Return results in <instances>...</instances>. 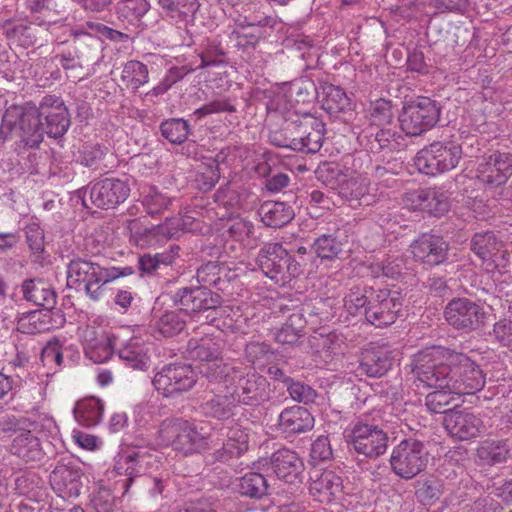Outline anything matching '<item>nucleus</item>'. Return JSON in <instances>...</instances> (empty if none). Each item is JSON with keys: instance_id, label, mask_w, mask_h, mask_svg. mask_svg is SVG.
<instances>
[{"instance_id": "obj_18", "label": "nucleus", "mask_w": 512, "mask_h": 512, "mask_svg": "<svg viewBox=\"0 0 512 512\" xmlns=\"http://www.w3.org/2000/svg\"><path fill=\"white\" fill-rule=\"evenodd\" d=\"M410 249L416 262L435 267L447 262L450 245L441 235L423 233L411 243Z\"/></svg>"}, {"instance_id": "obj_12", "label": "nucleus", "mask_w": 512, "mask_h": 512, "mask_svg": "<svg viewBox=\"0 0 512 512\" xmlns=\"http://www.w3.org/2000/svg\"><path fill=\"white\" fill-rule=\"evenodd\" d=\"M349 451H354L366 458H376L387 449V434L377 425L358 419L344 434Z\"/></svg>"}, {"instance_id": "obj_61", "label": "nucleus", "mask_w": 512, "mask_h": 512, "mask_svg": "<svg viewBox=\"0 0 512 512\" xmlns=\"http://www.w3.org/2000/svg\"><path fill=\"white\" fill-rule=\"evenodd\" d=\"M290 397L297 402L309 404L314 402L317 392L309 385L294 379L286 387Z\"/></svg>"}, {"instance_id": "obj_1", "label": "nucleus", "mask_w": 512, "mask_h": 512, "mask_svg": "<svg viewBox=\"0 0 512 512\" xmlns=\"http://www.w3.org/2000/svg\"><path fill=\"white\" fill-rule=\"evenodd\" d=\"M417 387L448 389L471 395L483 389L486 379L480 366L467 355L441 346L419 352L413 359Z\"/></svg>"}, {"instance_id": "obj_3", "label": "nucleus", "mask_w": 512, "mask_h": 512, "mask_svg": "<svg viewBox=\"0 0 512 512\" xmlns=\"http://www.w3.org/2000/svg\"><path fill=\"white\" fill-rule=\"evenodd\" d=\"M403 301L399 290L353 286L344 297V308L351 315H364L370 324L383 327L397 320Z\"/></svg>"}, {"instance_id": "obj_54", "label": "nucleus", "mask_w": 512, "mask_h": 512, "mask_svg": "<svg viewBox=\"0 0 512 512\" xmlns=\"http://www.w3.org/2000/svg\"><path fill=\"white\" fill-rule=\"evenodd\" d=\"M172 202V198L161 193L154 187H150L148 192L143 196L142 204L148 214L154 216L168 209Z\"/></svg>"}, {"instance_id": "obj_13", "label": "nucleus", "mask_w": 512, "mask_h": 512, "mask_svg": "<svg viewBox=\"0 0 512 512\" xmlns=\"http://www.w3.org/2000/svg\"><path fill=\"white\" fill-rule=\"evenodd\" d=\"M198 373L189 364H168L155 374L152 383L164 397L177 398L195 386Z\"/></svg>"}, {"instance_id": "obj_48", "label": "nucleus", "mask_w": 512, "mask_h": 512, "mask_svg": "<svg viewBox=\"0 0 512 512\" xmlns=\"http://www.w3.org/2000/svg\"><path fill=\"white\" fill-rule=\"evenodd\" d=\"M509 452L507 440H485L478 448L479 457L491 465L505 462Z\"/></svg>"}, {"instance_id": "obj_17", "label": "nucleus", "mask_w": 512, "mask_h": 512, "mask_svg": "<svg viewBox=\"0 0 512 512\" xmlns=\"http://www.w3.org/2000/svg\"><path fill=\"white\" fill-rule=\"evenodd\" d=\"M214 443H211L212 454L216 461L227 462L232 458L240 457L248 450L249 435L239 426H222L213 434Z\"/></svg>"}, {"instance_id": "obj_64", "label": "nucleus", "mask_w": 512, "mask_h": 512, "mask_svg": "<svg viewBox=\"0 0 512 512\" xmlns=\"http://www.w3.org/2000/svg\"><path fill=\"white\" fill-rule=\"evenodd\" d=\"M491 334L500 345L512 349V320L503 319L496 322Z\"/></svg>"}, {"instance_id": "obj_43", "label": "nucleus", "mask_w": 512, "mask_h": 512, "mask_svg": "<svg viewBox=\"0 0 512 512\" xmlns=\"http://www.w3.org/2000/svg\"><path fill=\"white\" fill-rule=\"evenodd\" d=\"M237 487L242 496L259 499L267 494L269 485L263 474L248 472L238 479Z\"/></svg>"}, {"instance_id": "obj_60", "label": "nucleus", "mask_w": 512, "mask_h": 512, "mask_svg": "<svg viewBox=\"0 0 512 512\" xmlns=\"http://www.w3.org/2000/svg\"><path fill=\"white\" fill-rule=\"evenodd\" d=\"M94 512H118L116 498L109 489L100 488L91 499Z\"/></svg>"}, {"instance_id": "obj_15", "label": "nucleus", "mask_w": 512, "mask_h": 512, "mask_svg": "<svg viewBox=\"0 0 512 512\" xmlns=\"http://www.w3.org/2000/svg\"><path fill=\"white\" fill-rule=\"evenodd\" d=\"M224 343L221 337L204 332L202 336H194L188 340L185 353L188 358L200 361L198 372L206 379V368L213 369L216 366L231 365L222 357Z\"/></svg>"}, {"instance_id": "obj_31", "label": "nucleus", "mask_w": 512, "mask_h": 512, "mask_svg": "<svg viewBox=\"0 0 512 512\" xmlns=\"http://www.w3.org/2000/svg\"><path fill=\"white\" fill-rule=\"evenodd\" d=\"M415 206L433 216H442L450 208L447 194L436 188L421 189L413 193Z\"/></svg>"}, {"instance_id": "obj_7", "label": "nucleus", "mask_w": 512, "mask_h": 512, "mask_svg": "<svg viewBox=\"0 0 512 512\" xmlns=\"http://www.w3.org/2000/svg\"><path fill=\"white\" fill-rule=\"evenodd\" d=\"M261 271L280 286H285L303 272V261L292 256L280 243H266L257 255Z\"/></svg>"}, {"instance_id": "obj_32", "label": "nucleus", "mask_w": 512, "mask_h": 512, "mask_svg": "<svg viewBox=\"0 0 512 512\" xmlns=\"http://www.w3.org/2000/svg\"><path fill=\"white\" fill-rule=\"evenodd\" d=\"M238 404L230 391L227 394H214L200 405L201 413L218 421H226L236 415Z\"/></svg>"}, {"instance_id": "obj_26", "label": "nucleus", "mask_w": 512, "mask_h": 512, "mask_svg": "<svg viewBox=\"0 0 512 512\" xmlns=\"http://www.w3.org/2000/svg\"><path fill=\"white\" fill-rule=\"evenodd\" d=\"M237 278L235 270L224 262L209 261L201 265L196 272V279L201 287L212 286L219 291H227Z\"/></svg>"}, {"instance_id": "obj_59", "label": "nucleus", "mask_w": 512, "mask_h": 512, "mask_svg": "<svg viewBox=\"0 0 512 512\" xmlns=\"http://www.w3.org/2000/svg\"><path fill=\"white\" fill-rule=\"evenodd\" d=\"M223 112H236V107L231 103L230 98H219L208 102L200 108L196 109L193 115H195L198 119H201L211 114Z\"/></svg>"}, {"instance_id": "obj_16", "label": "nucleus", "mask_w": 512, "mask_h": 512, "mask_svg": "<svg viewBox=\"0 0 512 512\" xmlns=\"http://www.w3.org/2000/svg\"><path fill=\"white\" fill-rule=\"evenodd\" d=\"M87 191L95 207L114 209L127 200L131 189L126 180L105 177L91 182Z\"/></svg>"}, {"instance_id": "obj_39", "label": "nucleus", "mask_w": 512, "mask_h": 512, "mask_svg": "<svg viewBox=\"0 0 512 512\" xmlns=\"http://www.w3.org/2000/svg\"><path fill=\"white\" fill-rule=\"evenodd\" d=\"M103 411L102 401L91 397L78 401L73 409V414L80 425L94 427L101 422Z\"/></svg>"}, {"instance_id": "obj_9", "label": "nucleus", "mask_w": 512, "mask_h": 512, "mask_svg": "<svg viewBox=\"0 0 512 512\" xmlns=\"http://www.w3.org/2000/svg\"><path fill=\"white\" fill-rule=\"evenodd\" d=\"M461 158V145L454 141H434L417 152L414 165L420 173L436 176L454 169Z\"/></svg>"}, {"instance_id": "obj_24", "label": "nucleus", "mask_w": 512, "mask_h": 512, "mask_svg": "<svg viewBox=\"0 0 512 512\" xmlns=\"http://www.w3.org/2000/svg\"><path fill=\"white\" fill-rule=\"evenodd\" d=\"M270 467L276 477L285 483H302L304 463L295 451L288 448L278 449L270 457Z\"/></svg>"}, {"instance_id": "obj_38", "label": "nucleus", "mask_w": 512, "mask_h": 512, "mask_svg": "<svg viewBox=\"0 0 512 512\" xmlns=\"http://www.w3.org/2000/svg\"><path fill=\"white\" fill-rule=\"evenodd\" d=\"M308 323L302 310L289 315L286 322L276 332L275 339L280 344L294 345L304 336V329Z\"/></svg>"}, {"instance_id": "obj_6", "label": "nucleus", "mask_w": 512, "mask_h": 512, "mask_svg": "<svg viewBox=\"0 0 512 512\" xmlns=\"http://www.w3.org/2000/svg\"><path fill=\"white\" fill-rule=\"evenodd\" d=\"M214 429L208 422L168 418L162 421L158 434L163 443L188 456L211 449V443L215 441L211 433Z\"/></svg>"}, {"instance_id": "obj_40", "label": "nucleus", "mask_w": 512, "mask_h": 512, "mask_svg": "<svg viewBox=\"0 0 512 512\" xmlns=\"http://www.w3.org/2000/svg\"><path fill=\"white\" fill-rule=\"evenodd\" d=\"M94 335L95 330L93 328L84 331L85 356L94 363H104L113 355L111 342L106 337L102 336L100 339H97Z\"/></svg>"}, {"instance_id": "obj_4", "label": "nucleus", "mask_w": 512, "mask_h": 512, "mask_svg": "<svg viewBox=\"0 0 512 512\" xmlns=\"http://www.w3.org/2000/svg\"><path fill=\"white\" fill-rule=\"evenodd\" d=\"M205 373L208 382L223 384L238 405L258 406L269 399L268 380L252 369L231 364L206 368Z\"/></svg>"}, {"instance_id": "obj_5", "label": "nucleus", "mask_w": 512, "mask_h": 512, "mask_svg": "<svg viewBox=\"0 0 512 512\" xmlns=\"http://www.w3.org/2000/svg\"><path fill=\"white\" fill-rule=\"evenodd\" d=\"M132 274L134 269L130 266L105 267L92 258L74 256L67 264V287L98 301L103 295L104 285Z\"/></svg>"}, {"instance_id": "obj_53", "label": "nucleus", "mask_w": 512, "mask_h": 512, "mask_svg": "<svg viewBox=\"0 0 512 512\" xmlns=\"http://www.w3.org/2000/svg\"><path fill=\"white\" fill-rule=\"evenodd\" d=\"M186 322L176 311H166L156 321L155 327L164 337H173L184 330Z\"/></svg>"}, {"instance_id": "obj_10", "label": "nucleus", "mask_w": 512, "mask_h": 512, "mask_svg": "<svg viewBox=\"0 0 512 512\" xmlns=\"http://www.w3.org/2000/svg\"><path fill=\"white\" fill-rule=\"evenodd\" d=\"M441 107L429 97H418L406 103L398 116L401 130L407 136H420L439 121Z\"/></svg>"}, {"instance_id": "obj_44", "label": "nucleus", "mask_w": 512, "mask_h": 512, "mask_svg": "<svg viewBox=\"0 0 512 512\" xmlns=\"http://www.w3.org/2000/svg\"><path fill=\"white\" fill-rule=\"evenodd\" d=\"M339 196L348 201L351 206L369 205L367 187L363 180L350 178L343 180L339 185Z\"/></svg>"}, {"instance_id": "obj_14", "label": "nucleus", "mask_w": 512, "mask_h": 512, "mask_svg": "<svg viewBox=\"0 0 512 512\" xmlns=\"http://www.w3.org/2000/svg\"><path fill=\"white\" fill-rule=\"evenodd\" d=\"M444 317L454 329L470 333L486 324L487 313L483 306L468 298H453L445 307Z\"/></svg>"}, {"instance_id": "obj_19", "label": "nucleus", "mask_w": 512, "mask_h": 512, "mask_svg": "<svg viewBox=\"0 0 512 512\" xmlns=\"http://www.w3.org/2000/svg\"><path fill=\"white\" fill-rule=\"evenodd\" d=\"M49 481L60 497H78L83 486L81 468L71 459H62L50 472Z\"/></svg>"}, {"instance_id": "obj_27", "label": "nucleus", "mask_w": 512, "mask_h": 512, "mask_svg": "<svg viewBox=\"0 0 512 512\" xmlns=\"http://www.w3.org/2000/svg\"><path fill=\"white\" fill-rule=\"evenodd\" d=\"M23 299L44 309H54L57 293L53 285L44 278H27L21 283Z\"/></svg>"}, {"instance_id": "obj_42", "label": "nucleus", "mask_w": 512, "mask_h": 512, "mask_svg": "<svg viewBox=\"0 0 512 512\" xmlns=\"http://www.w3.org/2000/svg\"><path fill=\"white\" fill-rule=\"evenodd\" d=\"M471 250L482 260H490L502 247L496 235L491 231L477 232L470 241Z\"/></svg>"}, {"instance_id": "obj_41", "label": "nucleus", "mask_w": 512, "mask_h": 512, "mask_svg": "<svg viewBox=\"0 0 512 512\" xmlns=\"http://www.w3.org/2000/svg\"><path fill=\"white\" fill-rule=\"evenodd\" d=\"M131 238L136 245L146 247L154 244L157 241V236L160 234L173 235L170 232L167 224L165 225H151L150 227L144 226L140 219H133L128 225Z\"/></svg>"}, {"instance_id": "obj_47", "label": "nucleus", "mask_w": 512, "mask_h": 512, "mask_svg": "<svg viewBox=\"0 0 512 512\" xmlns=\"http://www.w3.org/2000/svg\"><path fill=\"white\" fill-rule=\"evenodd\" d=\"M149 71L145 64L137 60H130L125 63L121 80L129 89L137 90L148 82Z\"/></svg>"}, {"instance_id": "obj_23", "label": "nucleus", "mask_w": 512, "mask_h": 512, "mask_svg": "<svg viewBox=\"0 0 512 512\" xmlns=\"http://www.w3.org/2000/svg\"><path fill=\"white\" fill-rule=\"evenodd\" d=\"M311 249L322 263L341 261L351 251L348 235L340 229L317 236L311 245Z\"/></svg>"}, {"instance_id": "obj_2", "label": "nucleus", "mask_w": 512, "mask_h": 512, "mask_svg": "<svg viewBox=\"0 0 512 512\" xmlns=\"http://www.w3.org/2000/svg\"><path fill=\"white\" fill-rule=\"evenodd\" d=\"M22 116V143L29 148H38L44 134L50 138L63 137L71 125L68 108L61 97L45 95L38 106L32 102L24 105V109H14L8 114L11 118Z\"/></svg>"}, {"instance_id": "obj_29", "label": "nucleus", "mask_w": 512, "mask_h": 512, "mask_svg": "<svg viewBox=\"0 0 512 512\" xmlns=\"http://www.w3.org/2000/svg\"><path fill=\"white\" fill-rule=\"evenodd\" d=\"M10 452L25 463L39 462L45 455L40 439L30 430L19 431L10 445Z\"/></svg>"}, {"instance_id": "obj_62", "label": "nucleus", "mask_w": 512, "mask_h": 512, "mask_svg": "<svg viewBox=\"0 0 512 512\" xmlns=\"http://www.w3.org/2000/svg\"><path fill=\"white\" fill-rule=\"evenodd\" d=\"M333 451L327 436H319L311 445L310 458L313 464L331 460Z\"/></svg>"}, {"instance_id": "obj_30", "label": "nucleus", "mask_w": 512, "mask_h": 512, "mask_svg": "<svg viewBox=\"0 0 512 512\" xmlns=\"http://www.w3.org/2000/svg\"><path fill=\"white\" fill-rule=\"evenodd\" d=\"M392 352L384 349L367 350L362 354L357 371L361 375L380 378L392 367Z\"/></svg>"}, {"instance_id": "obj_49", "label": "nucleus", "mask_w": 512, "mask_h": 512, "mask_svg": "<svg viewBox=\"0 0 512 512\" xmlns=\"http://www.w3.org/2000/svg\"><path fill=\"white\" fill-rule=\"evenodd\" d=\"M311 123H314L316 127L320 126V121L309 115L304 116L300 121L287 122V134L291 138L293 151L300 152V150L304 149V135L308 130L312 129Z\"/></svg>"}, {"instance_id": "obj_36", "label": "nucleus", "mask_w": 512, "mask_h": 512, "mask_svg": "<svg viewBox=\"0 0 512 512\" xmlns=\"http://www.w3.org/2000/svg\"><path fill=\"white\" fill-rule=\"evenodd\" d=\"M160 13L176 22H187L194 18L200 8L199 0H157Z\"/></svg>"}, {"instance_id": "obj_46", "label": "nucleus", "mask_w": 512, "mask_h": 512, "mask_svg": "<svg viewBox=\"0 0 512 512\" xmlns=\"http://www.w3.org/2000/svg\"><path fill=\"white\" fill-rule=\"evenodd\" d=\"M342 479L332 471H324L317 479L313 480L309 486L312 495H323L330 499L342 491Z\"/></svg>"}, {"instance_id": "obj_11", "label": "nucleus", "mask_w": 512, "mask_h": 512, "mask_svg": "<svg viewBox=\"0 0 512 512\" xmlns=\"http://www.w3.org/2000/svg\"><path fill=\"white\" fill-rule=\"evenodd\" d=\"M170 301L180 312L186 314L198 313L211 310L214 316L207 323V326L214 325L218 316H222V297L207 287L185 286L168 294Z\"/></svg>"}, {"instance_id": "obj_55", "label": "nucleus", "mask_w": 512, "mask_h": 512, "mask_svg": "<svg viewBox=\"0 0 512 512\" xmlns=\"http://www.w3.org/2000/svg\"><path fill=\"white\" fill-rule=\"evenodd\" d=\"M258 172L265 178V188L271 193L280 192L283 188L287 187L290 182V177L286 173L273 172L271 167L264 163L258 166Z\"/></svg>"}, {"instance_id": "obj_33", "label": "nucleus", "mask_w": 512, "mask_h": 512, "mask_svg": "<svg viewBox=\"0 0 512 512\" xmlns=\"http://www.w3.org/2000/svg\"><path fill=\"white\" fill-rule=\"evenodd\" d=\"M258 214L265 226L271 228H281L295 217L294 209L291 205L282 201H266L261 204Z\"/></svg>"}, {"instance_id": "obj_8", "label": "nucleus", "mask_w": 512, "mask_h": 512, "mask_svg": "<svg viewBox=\"0 0 512 512\" xmlns=\"http://www.w3.org/2000/svg\"><path fill=\"white\" fill-rule=\"evenodd\" d=\"M429 460L426 444L409 436L393 447L389 462L395 475L403 480H411L427 468Z\"/></svg>"}, {"instance_id": "obj_50", "label": "nucleus", "mask_w": 512, "mask_h": 512, "mask_svg": "<svg viewBox=\"0 0 512 512\" xmlns=\"http://www.w3.org/2000/svg\"><path fill=\"white\" fill-rule=\"evenodd\" d=\"M199 57L201 59L200 65L197 67L199 69L219 67L228 63L226 51L221 43L216 41H208Z\"/></svg>"}, {"instance_id": "obj_20", "label": "nucleus", "mask_w": 512, "mask_h": 512, "mask_svg": "<svg viewBox=\"0 0 512 512\" xmlns=\"http://www.w3.org/2000/svg\"><path fill=\"white\" fill-rule=\"evenodd\" d=\"M443 424L448 434L459 441L475 439L486 430L483 420L467 409L446 412Z\"/></svg>"}, {"instance_id": "obj_57", "label": "nucleus", "mask_w": 512, "mask_h": 512, "mask_svg": "<svg viewBox=\"0 0 512 512\" xmlns=\"http://www.w3.org/2000/svg\"><path fill=\"white\" fill-rule=\"evenodd\" d=\"M26 242L30 251L35 255H40L45 249L44 230L37 222H29L25 228Z\"/></svg>"}, {"instance_id": "obj_58", "label": "nucleus", "mask_w": 512, "mask_h": 512, "mask_svg": "<svg viewBox=\"0 0 512 512\" xmlns=\"http://www.w3.org/2000/svg\"><path fill=\"white\" fill-rule=\"evenodd\" d=\"M395 136L396 133L390 129H379L374 135H371V139L369 140L370 149L373 152L381 150H395L398 147V142Z\"/></svg>"}, {"instance_id": "obj_37", "label": "nucleus", "mask_w": 512, "mask_h": 512, "mask_svg": "<svg viewBox=\"0 0 512 512\" xmlns=\"http://www.w3.org/2000/svg\"><path fill=\"white\" fill-rule=\"evenodd\" d=\"M308 343L314 353L320 356L324 354V358L327 359L342 351L345 345V338L341 333H337L336 331L327 333L315 331L309 336Z\"/></svg>"}, {"instance_id": "obj_45", "label": "nucleus", "mask_w": 512, "mask_h": 512, "mask_svg": "<svg viewBox=\"0 0 512 512\" xmlns=\"http://www.w3.org/2000/svg\"><path fill=\"white\" fill-rule=\"evenodd\" d=\"M160 133L171 144L184 143L191 133L189 122L183 118H170L162 121L159 126Z\"/></svg>"}, {"instance_id": "obj_21", "label": "nucleus", "mask_w": 512, "mask_h": 512, "mask_svg": "<svg viewBox=\"0 0 512 512\" xmlns=\"http://www.w3.org/2000/svg\"><path fill=\"white\" fill-rule=\"evenodd\" d=\"M156 462L157 455L148 448L136 447L126 452L116 467L118 474L126 476L118 482L124 489V494L128 492L134 478L145 474Z\"/></svg>"}, {"instance_id": "obj_22", "label": "nucleus", "mask_w": 512, "mask_h": 512, "mask_svg": "<svg viewBox=\"0 0 512 512\" xmlns=\"http://www.w3.org/2000/svg\"><path fill=\"white\" fill-rule=\"evenodd\" d=\"M512 175V154L494 152L484 156L477 167V177L486 184L501 186Z\"/></svg>"}, {"instance_id": "obj_35", "label": "nucleus", "mask_w": 512, "mask_h": 512, "mask_svg": "<svg viewBox=\"0 0 512 512\" xmlns=\"http://www.w3.org/2000/svg\"><path fill=\"white\" fill-rule=\"evenodd\" d=\"M53 309H40L22 313L17 319V330L24 334H36L54 328Z\"/></svg>"}, {"instance_id": "obj_63", "label": "nucleus", "mask_w": 512, "mask_h": 512, "mask_svg": "<svg viewBox=\"0 0 512 512\" xmlns=\"http://www.w3.org/2000/svg\"><path fill=\"white\" fill-rule=\"evenodd\" d=\"M107 148L99 144H85L80 151V163L85 167H93L103 160Z\"/></svg>"}, {"instance_id": "obj_34", "label": "nucleus", "mask_w": 512, "mask_h": 512, "mask_svg": "<svg viewBox=\"0 0 512 512\" xmlns=\"http://www.w3.org/2000/svg\"><path fill=\"white\" fill-rule=\"evenodd\" d=\"M321 105L331 116H337L339 113L350 111L352 104L346 92L339 86L330 83L320 84Z\"/></svg>"}, {"instance_id": "obj_28", "label": "nucleus", "mask_w": 512, "mask_h": 512, "mask_svg": "<svg viewBox=\"0 0 512 512\" xmlns=\"http://www.w3.org/2000/svg\"><path fill=\"white\" fill-rule=\"evenodd\" d=\"M278 426L287 436L299 435L314 427V417L304 407L292 406L285 408L278 417Z\"/></svg>"}, {"instance_id": "obj_25", "label": "nucleus", "mask_w": 512, "mask_h": 512, "mask_svg": "<svg viewBox=\"0 0 512 512\" xmlns=\"http://www.w3.org/2000/svg\"><path fill=\"white\" fill-rule=\"evenodd\" d=\"M71 36L73 39L68 48L56 56V59L59 60V64L65 70L82 68L79 60L87 56L89 52L85 51L84 48L87 50H92L93 48L97 49L99 42L96 37L83 29L72 30Z\"/></svg>"}, {"instance_id": "obj_52", "label": "nucleus", "mask_w": 512, "mask_h": 512, "mask_svg": "<svg viewBox=\"0 0 512 512\" xmlns=\"http://www.w3.org/2000/svg\"><path fill=\"white\" fill-rule=\"evenodd\" d=\"M118 356L126 366L132 369L145 371L150 364L149 356L140 347L133 344L121 348Z\"/></svg>"}, {"instance_id": "obj_51", "label": "nucleus", "mask_w": 512, "mask_h": 512, "mask_svg": "<svg viewBox=\"0 0 512 512\" xmlns=\"http://www.w3.org/2000/svg\"><path fill=\"white\" fill-rule=\"evenodd\" d=\"M442 481L431 477L417 482L416 497L424 505H431L442 495Z\"/></svg>"}, {"instance_id": "obj_56", "label": "nucleus", "mask_w": 512, "mask_h": 512, "mask_svg": "<svg viewBox=\"0 0 512 512\" xmlns=\"http://www.w3.org/2000/svg\"><path fill=\"white\" fill-rule=\"evenodd\" d=\"M450 395H455L453 392L448 391V389H435V391L429 393L425 398V405L428 410L432 413H441L446 416V412H449L451 409H446V406L453 399Z\"/></svg>"}]
</instances>
